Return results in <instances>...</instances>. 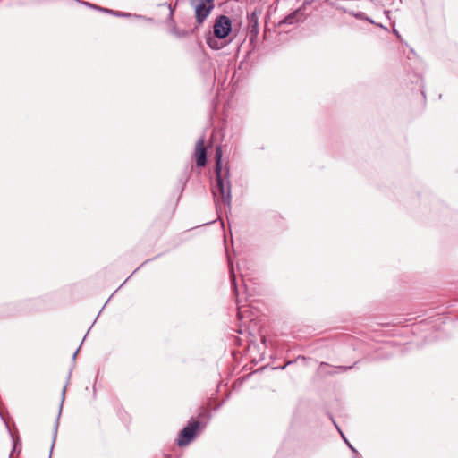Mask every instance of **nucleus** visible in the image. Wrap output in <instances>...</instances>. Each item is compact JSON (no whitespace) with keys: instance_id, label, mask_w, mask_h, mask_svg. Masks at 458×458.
<instances>
[{"instance_id":"obj_3","label":"nucleus","mask_w":458,"mask_h":458,"mask_svg":"<svg viewBox=\"0 0 458 458\" xmlns=\"http://www.w3.org/2000/svg\"><path fill=\"white\" fill-rule=\"evenodd\" d=\"M190 4L194 10L197 27L204 22L214 8L213 0H191Z\"/></svg>"},{"instance_id":"obj_15","label":"nucleus","mask_w":458,"mask_h":458,"mask_svg":"<svg viewBox=\"0 0 458 458\" xmlns=\"http://www.w3.org/2000/svg\"><path fill=\"white\" fill-rule=\"evenodd\" d=\"M163 218V215L160 214L159 216H158V220H161Z\"/></svg>"},{"instance_id":"obj_7","label":"nucleus","mask_w":458,"mask_h":458,"mask_svg":"<svg viewBox=\"0 0 458 458\" xmlns=\"http://www.w3.org/2000/svg\"><path fill=\"white\" fill-rule=\"evenodd\" d=\"M115 415L118 421L125 428H128L131 424L130 414L120 405L115 407Z\"/></svg>"},{"instance_id":"obj_9","label":"nucleus","mask_w":458,"mask_h":458,"mask_svg":"<svg viewBox=\"0 0 458 458\" xmlns=\"http://www.w3.org/2000/svg\"><path fill=\"white\" fill-rule=\"evenodd\" d=\"M248 25L250 32L257 35L259 32V18L255 12L248 15Z\"/></svg>"},{"instance_id":"obj_4","label":"nucleus","mask_w":458,"mask_h":458,"mask_svg":"<svg viewBox=\"0 0 458 458\" xmlns=\"http://www.w3.org/2000/svg\"><path fill=\"white\" fill-rule=\"evenodd\" d=\"M213 29L217 38H225L232 30L231 20L225 15H220L216 19Z\"/></svg>"},{"instance_id":"obj_6","label":"nucleus","mask_w":458,"mask_h":458,"mask_svg":"<svg viewBox=\"0 0 458 458\" xmlns=\"http://www.w3.org/2000/svg\"><path fill=\"white\" fill-rule=\"evenodd\" d=\"M193 157L198 167H203L207 164V148L205 147V138L204 136L200 137L196 144L194 148Z\"/></svg>"},{"instance_id":"obj_14","label":"nucleus","mask_w":458,"mask_h":458,"mask_svg":"<svg viewBox=\"0 0 458 458\" xmlns=\"http://www.w3.org/2000/svg\"><path fill=\"white\" fill-rule=\"evenodd\" d=\"M238 317L241 318H242V311H241V309L239 308L238 309Z\"/></svg>"},{"instance_id":"obj_13","label":"nucleus","mask_w":458,"mask_h":458,"mask_svg":"<svg viewBox=\"0 0 458 458\" xmlns=\"http://www.w3.org/2000/svg\"><path fill=\"white\" fill-rule=\"evenodd\" d=\"M173 215H174V209L170 210V211L167 213V215H166V216H165V221H166V222L170 221V220L172 219V217H173Z\"/></svg>"},{"instance_id":"obj_12","label":"nucleus","mask_w":458,"mask_h":458,"mask_svg":"<svg viewBox=\"0 0 458 458\" xmlns=\"http://www.w3.org/2000/svg\"><path fill=\"white\" fill-rule=\"evenodd\" d=\"M208 43L209 47L213 49L219 48V47L217 46V42L216 40L209 39Z\"/></svg>"},{"instance_id":"obj_10","label":"nucleus","mask_w":458,"mask_h":458,"mask_svg":"<svg viewBox=\"0 0 458 458\" xmlns=\"http://www.w3.org/2000/svg\"><path fill=\"white\" fill-rule=\"evenodd\" d=\"M89 6H90L91 8H94V9H97V10H99V11H102V12H105V13H112V14H114V15H117V16H121L122 14L118 13H115L114 12L113 10H110V9H106V8H102V7H98L97 5H94L92 4H88Z\"/></svg>"},{"instance_id":"obj_5","label":"nucleus","mask_w":458,"mask_h":458,"mask_svg":"<svg viewBox=\"0 0 458 458\" xmlns=\"http://www.w3.org/2000/svg\"><path fill=\"white\" fill-rule=\"evenodd\" d=\"M167 7L169 9V20L172 22L171 31L172 33L176 36L177 38H186L194 32V29L191 25L184 24L183 27H180L179 25L174 23V8L171 6V4H167Z\"/></svg>"},{"instance_id":"obj_8","label":"nucleus","mask_w":458,"mask_h":458,"mask_svg":"<svg viewBox=\"0 0 458 458\" xmlns=\"http://www.w3.org/2000/svg\"><path fill=\"white\" fill-rule=\"evenodd\" d=\"M304 13L301 9H297L294 12L288 14L284 20L280 21V24H295L303 21Z\"/></svg>"},{"instance_id":"obj_11","label":"nucleus","mask_w":458,"mask_h":458,"mask_svg":"<svg viewBox=\"0 0 458 458\" xmlns=\"http://www.w3.org/2000/svg\"><path fill=\"white\" fill-rule=\"evenodd\" d=\"M236 278H235V275L233 274V272L232 271V274H231V282H232V285H233V292H234V294L237 296L238 294V292H237V286H236Z\"/></svg>"},{"instance_id":"obj_2","label":"nucleus","mask_w":458,"mask_h":458,"mask_svg":"<svg viewBox=\"0 0 458 458\" xmlns=\"http://www.w3.org/2000/svg\"><path fill=\"white\" fill-rule=\"evenodd\" d=\"M208 416V411H203L196 418H191L186 427H184L177 438V445L179 446L188 445L195 437L201 432L205 427V423L202 422V419Z\"/></svg>"},{"instance_id":"obj_1","label":"nucleus","mask_w":458,"mask_h":458,"mask_svg":"<svg viewBox=\"0 0 458 458\" xmlns=\"http://www.w3.org/2000/svg\"><path fill=\"white\" fill-rule=\"evenodd\" d=\"M223 150L221 146L216 148V183L213 187L212 192L214 195L215 202L217 206L230 207L231 206V184L229 181V167L227 163L223 164Z\"/></svg>"}]
</instances>
